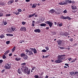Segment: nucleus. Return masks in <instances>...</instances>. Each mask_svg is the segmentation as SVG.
Segmentation results:
<instances>
[{
  "instance_id": "13d9d810",
  "label": "nucleus",
  "mask_w": 78,
  "mask_h": 78,
  "mask_svg": "<svg viewBox=\"0 0 78 78\" xmlns=\"http://www.w3.org/2000/svg\"><path fill=\"white\" fill-rule=\"evenodd\" d=\"M9 36H13V34H9Z\"/></svg>"
},
{
  "instance_id": "e2e57ef3",
  "label": "nucleus",
  "mask_w": 78,
  "mask_h": 78,
  "mask_svg": "<svg viewBox=\"0 0 78 78\" xmlns=\"http://www.w3.org/2000/svg\"><path fill=\"white\" fill-rule=\"evenodd\" d=\"M68 60L69 61H71L72 60V58H68Z\"/></svg>"
},
{
  "instance_id": "f257e3e1",
  "label": "nucleus",
  "mask_w": 78,
  "mask_h": 78,
  "mask_svg": "<svg viewBox=\"0 0 78 78\" xmlns=\"http://www.w3.org/2000/svg\"><path fill=\"white\" fill-rule=\"evenodd\" d=\"M66 59V55L63 54V55H58L57 59H60V60H64Z\"/></svg>"
},
{
  "instance_id": "b1692460",
  "label": "nucleus",
  "mask_w": 78,
  "mask_h": 78,
  "mask_svg": "<svg viewBox=\"0 0 78 78\" xmlns=\"http://www.w3.org/2000/svg\"><path fill=\"white\" fill-rule=\"evenodd\" d=\"M0 5H2L3 6H4L5 5V4L3 2H0Z\"/></svg>"
},
{
  "instance_id": "4468645a",
  "label": "nucleus",
  "mask_w": 78,
  "mask_h": 78,
  "mask_svg": "<svg viewBox=\"0 0 78 78\" xmlns=\"http://www.w3.org/2000/svg\"><path fill=\"white\" fill-rule=\"evenodd\" d=\"M35 15H36V13H34L32 15H29L28 17L29 18H31L32 17H33V16H35Z\"/></svg>"
},
{
  "instance_id": "338daca9",
  "label": "nucleus",
  "mask_w": 78,
  "mask_h": 78,
  "mask_svg": "<svg viewBox=\"0 0 78 78\" xmlns=\"http://www.w3.org/2000/svg\"><path fill=\"white\" fill-rule=\"evenodd\" d=\"M9 56H12V53H10L9 55Z\"/></svg>"
},
{
  "instance_id": "c756f323",
  "label": "nucleus",
  "mask_w": 78,
  "mask_h": 78,
  "mask_svg": "<svg viewBox=\"0 0 78 78\" xmlns=\"http://www.w3.org/2000/svg\"><path fill=\"white\" fill-rule=\"evenodd\" d=\"M3 23L4 25H6V24L8 23V22L6 21H5L4 22H3Z\"/></svg>"
},
{
  "instance_id": "7ed1b4c3",
  "label": "nucleus",
  "mask_w": 78,
  "mask_h": 78,
  "mask_svg": "<svg viewBox=\"0 0 78 78\" xmlns=\"http://www.w3.org/2000/svg\"><path fill=\"white\" fill-rule=\"evenodd\" d=\"M5 69H10L11 68V64L9 62L6 64L5 66Z\"/></svg>"
},
{
  "instance_id": "3c124183",
  "label": "nucleus",
  "mask_w": 78,
  "mask_h": 78,
  "mask_svg": "<svg viewBox=\"0 0 78 78\" xmlns=\"http://www.w3.org/2000/svg\"><path fill=\"white\" fill-rule=\"evenodd\" d=\"M45 48H46V50H47V51L48 50H49V48L48 47H46Z\"/></svg>"
},
{
  "instance_id": "6e6d98bb",
  "label": "nucleus",
  "mask_w": 78,
  "mask_h": 78,
  "mask_svg": "<svg viewBox=\"0 0 78 78\" xmlns=\"http://www.w3.org/2000/svg\"><path fill=\"white\" fill-rule=\"evenodd\" d=\"M66 42V41H63V44H65Z\"/></svg>"
},
{
  "instance_id": "dca6fc26",
  "label": "nucleus",
  "mask_w": 78,
  "mask_h": 78,
  "mask_svg": "<svg viewBox=\"0 0 78 78\" xmlns=\"http://www.w3.org/2000/svg\"><path fill=\"white\" fill-rule=\"evenodd\" d=\"M55 12V10H54V9H51L49 11V12H50L51 14L54 13Z\"/></svg>"
},
{
  "instance_id": "f8f14e48",
  "label": "nucleus",
  "mask_w": 78,
  "mask_h": 78,
  "mask_svg": "<svg viewBox=\"0 0 78 78\" xmlns=\"http://www.w3.org/2000/svg\"><path fill=\"white\" fill-rule=\"evenodd\" d=\"M34 32L35 33H40L41 32V30L40 29H36L34 30Z\"/></svg>"
},
{
  "instance_id": "052dcab7",
  "label": "nucleus",
  "mask_w": 78,
  "mask_h": 78,
  "mask_svg": "<svg viewBox=\"0 0 78 78\" xmlns=\"http://www.w3.org/2000/svg\"><path fill=\"white\" fill-rule=\"evenodd\" d=\"M26 2H30V0H26Z\"/></svg>"
},
{
  "instance_id": "79ce46f5",
  "label": "nucleus",
  "mask_w": 78,
  "mask_h": 78,
  "mask_svg": "<svg viewBox=\"0 0 78 78\" xmlns=\"http://www.w3.org/2000/svg\"><path fill=\"white\" fill-rule=\"evenodd\" d=\"M42 51V52H43V53H45V52H47V50L45 49H44Z\"/></svg>"
},
{
  "instance_id": "c9c22d12",
  "label": "nucleus",
  "mask_w": 78,
  "mask_h": 78,
  "mask_svg": "<svg viewBox=\"0 0 78 78\" xmlns=\"http://www.w3.org/2000/svg\"><path fill=\"white\" fill-rule=\"evenodd\" d=\"M20 69L22 71H23V70H24V68H23V66Z\"/></svg>"
},
{
  "instance_id": "9d476101",
  "label": "nucleus",
  "mask_w": 78,
  "mask_h": 78,
  "mask_svg": "<svg viewBox=\"0 0 78 78\" xmlns=\"http://www.w3.org/2000/svg\"><path fill=\"white\" fill-rule=\"evenodd\" d=\"M55 62L56 64H59V63H61V62H62L63 61H62V60H61L60 59H58V60L55 61Z\"/></svg>"
},
{
  "instance_id": "a18cd8bd",
  "label": "nucleus",
  "mask_w": 78,
  "mask_h": 78,
  "mask_svg": "<svg viewBox=\"0 0 78 78\" xmlns=\"http://www.w3.org/2000/svg\"><path fill=\"white\" fill-rule=\"evenodd\" d=\"M3 16V14L2 13H0V17H2Z\"/></svg>"
},
{
  "instance_id": "69168bd1",
  "label": "nucleus",
  "mask_w": 78,
  "mask_h": 78,
  "mask_svg": "<svg viewBox=\"0 0 78 78\" xmlns=\"http://www.w3.org/2000/svg\"><path fill=\"white\" fill-rule=\"evenodd\" d=\"M34 69H36V68L35 67H33V69H32V70H34Z\"/></svg>"
},
{
  "instance_id": "5fc2aeb1",
  "label": "nucleus",
  "mask_w": 78,
  "mask_h": 78,
  "mask_svg": "<svg viewBox=\"0 0 78 78\" xmlns=\"http://www.w3.org/2000/svg\"><path fill=\"white\" fill-rule=\"evenodd\" d=\"M18 11H19V12H22V9H18Z\"/></svg>"
},
{
  "instance_id": "72a5a7b5",
  "label": "nucleus",
  "mask_w": 78,
  "mask_h": 78,
  "mask_svg": "<svg viewBox=\"0 0 78 78\" xmlns=\"http://www.w3.org/2000/svg\"><path fill=\"white\" fill-rule=\"evenodd\" d=\"M69 74L71 75H73V71L69 72Z\"/></svg>"
},
{
  "instance_id": "bf43d9fd",
  "label": "nucleus",
  "mask_w": 78,
  "mask_h": 78,
  "mask_svg": "<svg viewBox=\"0 0 78 78\" xmlns=\"http://www.w3.org/2000/svg\"><path fill=\"white\" fill-rule=\"evenodd\" d=\"M50 56V55H46L45 57V58H48V57Z\"/></svg>"
},
{
  "instance_id": "cd10ccee",
  "label": "nucleus",
  "mask_w": 78,
  "mask_h": 78,
  "mask_svg": "<svg viewBox=\"0 0 78 78\" xmlns=\"http://www.w3.org/2000/svg\"><path fill=\"white\" fill-rule=\"evenodd\" d=\"M69 34L68 33H67L66 32H65L64 33V36H69Z\"/></svg>"
},
{
  "instance_id": "2f4dec72",
  "label": "nucleus",
  "mask_w": 78,
  "mask_h": 78,
  "mask_svg": "<svg viewBox=\"0 0 78 78\" xmlns=\"http://www.w3.org/2000/svg\"><path fill=\"white\" fill-rule=\"evenodd\" d=\"M63 23H62V22H61L59 24V26L60 27H62V26L63 25Z\"/></svg>"
},
{
  "instance_id": "c85d7f7f",
  "label": "nucleus",
  "mask_w": 78,
  "mask_h": 78,
  "mask_svg": "<svg viewBox=\"0 0 78 78\" xmlns=\"http://www.w3.org/2000/svg\"><path fill=\"white\" fill-rule=\"evenodd\" d=\"M0 37L1 39H3V38L5 37V35H3V34H1V35L0 36Z\"/></svg>"
},
{
  "instance_id": "0e129e2a",
  "label": "nucleus",
  "mask_w": 78,
  "mask_h": 78,
  "mask_svg": "<svg viewBox=\"0 0 78 78\" xmlns=\"http://www.w3.org/2000/svg\"><path fill=\"white\" fill-rule=\"evenodd\" d=\"M49 27H48L46 28V29L47 30H48L49 29Z\"/></svg>"
},
{
  "instance_id": "09e8293b",
  "label": "nucleus",
  "mask_w": 78,
  "mask_h": 78,
  "mask_svg": "<svg viewBox=\"0 0 78 78\" xmlns=\"http://www.w3.org/2000/svg\"><path fill=\"white\" fill-rule=\"evenodd\" d=\"M3 60L2 59L0 60V65L1 64V63H2L3 62Z\"/></svg>"
},
{
  "instance_id": "2eb2a0df",
  "label": "nucleus",
  "mask_w": 78,
  "mask_h": 78,
  "mask_svg": "<svg viewBox=\"0 0 78 78\" xmlns=\"http://www.w3.org/2000/svg\"><path fill=\"white\" fill-rule=\"evenodd\" d=\"M23 58L24 60H27V59L28 58V56L26 54L25 55L24 57Z\"/></svg>"
},
{
  "instance_id": "412c9836",
  "label": "nucleus",
  "mask_w": 78,
  "mask_h": 78,
  "mask_svg": "<svg viewBox=\"0 0 78 78\" xmlns=\"http://www.w3.org/2000/svg\"><path fill=\"white\" fill-rule=\"evenodd\" d=\"M26 54H25V53H22L21 54H20V55L21 56V57L22 58H23V57H24L25 56Z\"/></svg>"
},
{
  "instance_id": "4c0bfd02",
  "label": "nucleus",
  "mask_w": 78,
  "mask_h": 78,
  "mask_svg": "<svg viewBox=\"0 0 78 78\" xmlns=\"http://www.w3.org/2000/svg\"><path fill=\"white\" fill-rule=\"evenodd\" d=\"M58 48H60V49H61L62 50H63V49H64V47H60L59 46Z\"/></svg>"
},
{
  "instance_id": "aec40b11",
  "label": "nucleus",
  "mask_w": 78,
  "mask_h": 78,
  "mask_svg": "<svg viewBox=\"0 0 78 78\" xmlns=\"http://www.w3.org/2000/svg\"><path fill=\"white\" fill-rule=\"evenodd\" d=\"M24 68V70H28V68L26 66H23Z\"/></svg>"
},
{
  "instance_id": "6e6552de",
  "label": "nucleus",
  "mask_w": 78,
  "mask_h": 78,
  "mask_svg": "<svg viewBox=\"0 0 78 78\" xmlns=\"http://www.w3.org/2000/svg\"><path fill=\"white\" fill-rule=\"evenodd\" d=\"M20 30L21 31H26L27 30V29H26V27H21V28L20 29Z\"/></svg>"
},
{
  "instance_id": "4be33fe9",
  "label": "nucleus",
  "mask_w": 78,
  "mask_h": 78,
  "mask_svg": "<svg viewBox=\"0 0 78 78\" xmlns=\"http://www.w3.org/2000/svg\"><path fill=\"white\" fill-rule=\"evenodd\" d=\"M9 52V50H8L6 51L5 53L4 54V55H6L8 54Z\"/></svg>"
},
{
  "instance_id": "37998d69",
  "label": "nucleus",
  "mask_w": 78,
  "mask_h": 78,
  "mask_svg": "<svg viewBox=\"0 0 78 78\" xmlns=\"http://www.w3.org/2000/svg\"><path fill=\"white\" fill-rule=\"evenodd\" d=\"M11 16V14H9L6 15L5 16L6 17H9V16Z\"/></svg>"
},
{
  "instance_id": "bb28decb",
  "label": "nucleus",
  "mask_w": 78,
  "mask_h": 78,
  "mask_svg": "<svg viewBox=\"0 0 78 78\" xmlns=\"http://www.w3.org/2000/svg\"><path fill=\"white\" fill-rule=\"evenodd\" d=\"M15 50H16V46H14L13 48L12 49V52H14V51Z\"/></svg>"
},
{
  "instance_id": "1a4fd4ad",
  "label": "nucleus",
  "mask_w": 78,
  "mask_h": 78,
  "mask_svg": "<svg viewBox=\"0 0 78 78\" xmlns=\"http://www.w3.org/2000/svg\"><path fill=\"white\" fill-rule=\"evenodd\" d=\"M30 50H32V51L34 52V54H36L37 53V50L35 48H30Z\"/></svg>"
},
{
  "instance_id": "473e14b6",
  "label": "nucleus",
  "mask_w": 78,
  "mask_h": 78,
  "mask_svg": "<svg viewBox=\"0 0 78 78\" xmlns=\"http://www.w3.org/2000/svg\"><path fill=\"white\" fill-rule=\"evenodd\" d=\"M2 58L4 59H6V56H5V55H3L2 56Z\"/></svg>"
},
{
  "instance_id": "f704fd0d",
  "label": "nucleus",
  "mask_w": 78,
  "mask_h": 78,
  "mask_svg": "<svg viewBox=\"0 0 78 78\" xmlns=\"http://www.w3.org/2000/svg\"><path fill=\"white\" fill-rule=\"evenodd\" d=\"M11 28L12 30L13 31H15V30H16V28H14V27H11Z\"/></svg>"
},
{
  "instance_id": "58836bf2",
  "label": "nucleus",
  "mask_w": 78,
  "mask_h": 78,
  "mask_svg": "<svg viewBox=\"0 0 78 78\" xmlns=\"http://www.w3.org/2000/svg\"><path fill=\"white\" fill-rule=\"evenodd\" d=\"M34 78H39V76H38V75H35V76H34Z\"/></svg>"
},
{
  "instance_id": "a878e982",
  "label": "nucleus",
  "mask_w": 78,
  "mask_h": 78,
  "mask_svg": "<svg viewBox=\"0 0 78 78\" xmlns=\"http://www.w3.org/2000/svg\"><path fill=\"white\" fill-rule=\"evenodd\" d=\"M59 5H66L65 4V2L62 3V2H61L59 3Z\"/></svg>"
},
{
  "instance_id": "ea45409f",
  "label": "nucleus",
  "mask_w": 78,
  "mask_h": 78,
  "mask_svg": "<svg viewBox=\"0 0 78 78\" xmlns=\"http://www.w3.org/2000/svg\"><path fill=\"white\" fill-rule=\"evenodd\" d=\"M21 65L22 66H26V63H22L21 64Z\"/></svg>"
},
{
  "instance_id": "864d4df0",
  "label": "nucleus",
  "mask_w": 78,
  "mask_h": 78,
  "mask_svg": "<svg viewBox=\"0 0 78 78\" xmlns=\"http://www.w3.org/2000/svg\"><path fill=\"white\" fill-rule=\"evenodd\" d=\"M5 72V69H3L2 71V73H3V72Z\"/></svg>"
},
{
  "instance_id": "ddd939ff",
  "label": "nucleus",
  "mask_w": 78,
  "mask_h": 78,
  "mask_svg": "<svg viewBox=\"0 0 78 78\" xmlns=\"http://www.w3.org/2000/svg\"><path fill=\"white\" fill-rule=\"evenodd\" d=\"M18 73L19 74H20V75H22V71L20 69H18L17 71Z\"/></svg>"
},
{
  "instance_id": "774afa93",
  "label": "nucleus",
  "mask_w": 78,
  "mask_h": 78,
  "mask_svg": "<svg viewBox=\"0 0 78 78\" xmlns=\"http://www.w3.org/2000/svg\"><path fill=\"white\" fill-rule=\"evenodd\" d=\"M32 25L33 27H34V23H32Z\"/></svg>"
},
{
  "instance_id": "20e7f679",
  "label": "nucleus",
  "mask_w": 78,
  "mask_h": 78,
  "mask_svg": "<svg viewBox=\"0 0 78 78\" xmlns=\"http://www.w3.org/2000/svg\"><path fill=\"white\" fill-rule=\"evenodd\" d=\"M45 23H46V24H48L49 25L50 28H51V27L53 26V23H52L51 21H47L45 22Z\"/></svg>"
},
{
  "instance_id": "49530a36",
  "label": "nucleus",
  "mask_w": 78,
  "mask_h": 78,
  "mask_svg": "<svg viewBox=\"0 0 78 78\" xmlns=\"http://www.w3.org/2000/svg\"><path fill=\"white\" fill-rule=\"evenodd\" d=\"M22 25H25V23H26L25 22H22Z\"/></svg>"
},
{
  "instance_id": "c03bdc74",
  "label": "nucleus",
  "mask_w": 78,
  "mask_h": 78,
  "mask_svg": "<svg viewBox=\"0 0 78 78\" xmlns=\"http://www.w3.org/2000/svg\"><path fill=\"white\" fill-rule=\"evenodd\" d=\"M67 10L66 9L64 10L63 12V13H67Z\"/></svg>"
},
{
  "instance_id": "f03ea898",
  "label": "nucleus",
  "mask_w": 78,
  "mask_h": 78,
  "mask_svg": "<svg viewBox=\"0 0 78 78\" xmlns=\"http://www.w3.org/2000/svg\"><path fill=\"white\" fill-rule=\"evenodd\" d=\"M25 51H26V52H27V55L28 54V56H33V51L32 50L30 51H29V50H28V49H27Z\"/></svg>"
},
{
  "instance_id": "423d86ee",
  "label": "nucleus",
  "mask_w": 78,
  "mask_h": 78,
  "mask_svg": "<svg viewBox=\"0 0 78 78\" xmlns=\"http://www.w3.org/2000/svg\"><path fill=\"white\" fill-rule=\"evenodd\" d=\"M62 19H65V20H66V19H68L69 20H71L72 19V18L69 17V16H63V15L62 16Z\"/></svg>"
},
{
  "instance_id": "5701e85b",
  "label": "nucleus",
  "mask_w": 78,
  "mask_h": 78,
  "mask_svg": "<svg viewBox=\"0 0 78 78\" xmlns=\"http://www.w3.org/2000/svg\"><path fill=\"white\" fill-rule=\"evenodd\" d=\"M46 25V24L45 23H41L40 24L41 27H45Z\"/></svg>"
},
{
  "instance_id": "603ef678",
  "label": "nucleus",
  "mask_w": 78,
  "mask_h": 78,
  "mask_svg": "<svg viewBox=\"0 0 78 78\" xmlns=\"http://www.w3.org/2000/svg\"><path fill=\"white\" fill-rule=\"evenodd\" d=\"M78 73V72H73V75H76V74H77Z\"/></svg>"
},
{
  "instance_id": "4d7b16f0",
  "label": "nucleus",
  "mask_w": 78,
  "mask_h": 78,
  "mask_svg": "<svg viewBox=\"0 0 78 78\" xmlns=\"http://www.w3.org/2000/svg\"><path fill=\"white\" fill-rule=\"evenodd\" d=\"M55 12L56 14H59V13L55 11Z\"/></svg>"
},
{
  "instance_id": "680f3d73",
  "label": "nucleus",
  "mask_w": 78,
  "mask_h": 78,
  "mask_svg": "<svg viewBox=\"0 0 78 78\" xmlns=\"http://www.w3.org/2000/svg\"><path fill=\"white\" fill-rule=\"evenodd\" d=\"M75 62V60H73L72 61L70 62Z\"/></svg>"
},
{
  "instance_id": "a211bd4d",
  "label": "nucleus",
  "mask_w": 78,
  "mask_h": 78,
  "mask_svg": "<svg viewBox=\"0 0 78 78\" xmlns=\"http://www.w3.org/2000/svg\"><path fill=\"white\" fill-rule=\"evenodd\" d=\"M72 9H73L74 10H75V9H76V6L73 5V6H71Z\"/></svg>"
},
{
  "instance_id": "9b49d317",
  "label": "nucleus",
  "mask_w": 78,
  "mask_h": 78,
  "mask_svg": "<svg viewBox=\"0 0 78 78\" xmlns=\"http://www.w3.org/2000/svg\"><path fill=\"white\" fill-rule=\"evenodd\" d=\"M62 41L61 40H58L57 41V43L58 44V45H61V44H62Z\"/></svg>"
},
{
  "instance_id": "f3484780",
  "label": "nucleus",
  "mask_w": 78,
  "mask_h": 78,
  "mask_svg": "<svg viewBox=\"0 0 78 78\" xmlns=\"http://www.w3.org/2000/svg\"><path fill=\"white\" fill-rule=\"evenodd\" d=\"M13 14H15L16 15H19V14H20V12L17 10L16 12H14Z\"/></svg>"
},
{
  "instance_id": "8fccbe9b",
  "label": "nucleus",
  "mask_w": 78,
  "mask_h": 78,
  "mask_svg": "<svg viewBox=\"0 0 78 78\" xmlns=\"http://www.w3.org/2000/svg\"><path fill=\"white\" fill-rule=\"evenodd\" d=\"M65 66H67L68 67H69V64L67 63H65Z\"/></svg>"
},
{
  "instance_id": "e433bc0d",
  "label": "nucleus",
  "mask_w": 78,
  "mask_h": 78,
  "mask_svg": "<svg viewBox=\"0 0 78 78\" xmlns=\"http://www.w3.org/2000/svg\"><path fill=\"white\" fill-rule=\"evenodd\" d=\"M60 33L61 36H64V32H61Z\"/></svg>"
},
{
  "instance_id": "0eeeda50",
  "label": "nucleus",
  "mask_w": 78,
  "mask_h": 78,
  "mask_svg": "<svg viewBox=\"0 0 78 78\" xmlns=\"http://www.w3.org/2000/svg\"><path fill=\"white\" fill-rule=\"evenodd\" d=\"M23 73H27V75H29L30 74V70H24Z\"/></svg>"
},
{
  "instance_id": "6ab92c4d",
  "label": "nucleus",
  "mask_w": 78,
  "mask_h": 78,
  "mask_svg": "<svg viewBox=\"0 0 78 78\" xmlns=\"http://www.w3.org/2000/svg\"><path fill=\"white\" fill-rule=\"evenodd\" d=\"M21 59V58L20 57H17L15 58V60L17 61H19Z\"/></svg>"
},
{
  "instance_id": "de8ad7c7",
  "label": "nucleus",
  "mask_w": 78,
  "mask_h": 78,
  "mask_svg": "<svg viewBox=\"0 0 78 78\" xmlns=\"http://www.w3.org/2000/svg\"><path fill=\"white\" fill-rule=\"evenodd\" d=\"M69 40L71 42H72L73 41V38H70Z\"/></svg>"
},
{
  "instance_id": "393cba45",
  "label": "nucleus",
  "mask_w": 78,
  "mask_h": 78,
  "mask_svg": "<svg viewBox=\"0 0 78 78\" xmlns=\"http://www.w3.org/2000/svg\"><path fill=\"white\" fill-rule=\"evenodd\" d=\"M13 2H14V0H12L11 1H9V2H8V3L9 4H12Z\"/></svg>"
},
{
  "instance_id": "39448f33",
  "label": "nucleus",
  "mask_w": 78,
  "mask_h": 78,
  "mask_svg": "<svg viewBox=\"0 0 78 78\" xmlns=\"http://www.w3.org/2000/svg\"><path fill=\"white\" fill-rule=\"evenodd\" d=\"M65 5H67V4H70V3H73V4H74V3H74L72 2V1L71 0H65Z\"/></svg>"
},
{
  "instance_id": "7c9ffc66",
  "label": "nucleus",
  "mask_w": 78,
  "mask_h": 78,
  "mask_svg": "<svg viewBox=\"0 0 78 78\" xmlns=\"http://www.w3.org/2000/svg\"><path fill=\"white\" fill-rule=\"evenodd\" d=\"M36 7V5H35V4H33V5H32V6L31 7V8H35Z\"/></svg>"
},
{
  "instance_id": "a19ab883",
  "label": "nucleus",
  "mask_w": 78,
  "mask_h": 78,
  "mask_svg": "<svg viewBox=\"0 0 78 78\" xmlns=\"http://www.w3.org/2000/svg\"><path fill=\"white\" fill-rule=\"evenodd\" d=\"M10 42V41H7L6 42V44L7 45H8V44H9Z\"/></svg>"
}]
</instances>
